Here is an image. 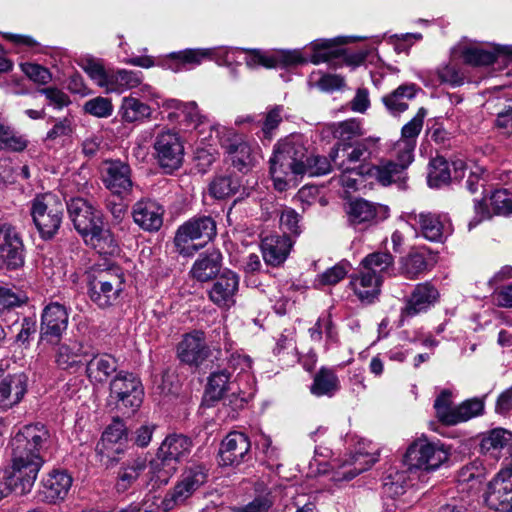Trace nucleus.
<instances>
[{"label":"nucleus","instance_id":"obj_1","mask_svg":"<svg viewBox=\"0 0 512 512\" xmlns=\"http://www.w3.org/2000/svg\"><path fill=\"white\" fill-rule=\"evenodd\" d=\"M448 457L449 453L442 445L430 443L422 438L415 440L408 446L404 455L405 470L391 468L388 471L383 483L385 492L391 496L403 494L411 480L410 474L436 470L448 460Z\"/></svg>","mask_w":512,"mask_h":512},{"label":"nucleus","instance_id":"obj_2","mask_svg":"<svg viewBox=\"0 0 512 512\" xmlns=\"http://www.w3.org/2000/svg\"><path fill=\"white\" fill-rule=\"evenodd\" d=\"M65 206L63 201L52 193L37 195L31 201L32 220L43 240H51L58 233Z\"/></svg>","mask_w":512,"mask_h":512},{"label":"nucleus","instance_id":"obj_3","mask_svg":"<svg viewBox=\"0 0 512 512\" xmlns=\"http://www.w3.org/2000/svg\"><path fill=\"white\" fill-rule=\"evenodd\" d=\"M377 139L365 138L355 143H337L330 152L334 167L340 171H352L357 176H364L370 160L377 152Z\"/></svg>","mask_w":512,"mask_h":512},{"label":"nucleus","instance_id":"obj_4","mask_svg":"<svg viewBox=\"0 0 512 512\" xmlns=\"http://www.w3.org/2000/svg\"><path fill=\"white\" fill-rule=\"evenodd\" d=\"M210 128L216 132L221 147L236 169L244 171L254 166L258 155L257 150L246 141L243 135L221 125H210Z\"/></svg>","mask_w":512,"mask_h":512},{"label":"nucleus","instance_id":"obj_5","mask_svg":"<svg viewBox=\"0 0 512 512\" xmlns=\"http://www.w3.org/2000/svg\"><path fill=\"white\" fill-rule=\"evenodd\" d=\"M241 54L245 55L244 60L249 68L289 66L304 61L297 51L266 52L258 49L223 48L222 64L230 65Z\"/></svg>","mask_w":512,"mask_h":512},{"label":"nucleus","instance_id":"obj_6","mask_svg":"<svg viewBox=\"0 0 512 512\" xmlns=\"http://www.w3.org/2000/svg\"><path fill=\"white\" fill-rule=\"evenodd\" d=\"M154 157L159 167L167 174L178 170L184 159V144L178 132L162 129L155 136Z\"/></svg>","mask_w":512,"mask_h":512},{"label":"nucleus","instance_id":"obj_7","mask_svg":"<svg viewBox=\"0 0 512 512\" xmlns=\"http://www.w3.org/2000/svg\"><path fill=\"white\" fill-rule=\"evenodd\" d=\"M404 217L421 237L430 242L442 243L453 232L451 220L446 214L410 212Z\"/></svg>","mask_w":512,"mask_h":512},{"label":"nucleus","instance_id":"obj_8","mask_svg":"<svg viewBox=\"0 0 512 512\" xmlns=\"http://www.w3.org/2000/svg\"><path fill=\"white\" fill-rule=\"evenodd\" d=\"M206 480L207 473L200 465L184 470L173 489L165 495L161 502V508L164 511H170L176 506L184 504Z\"/></svg>","mask_w":512,"mask_h":512},{"label":"nucleus","instance_id":"obj_9","mask_svg":"<svg viewBox=\"0 0 512 512\" xmlns=\"http://www.w3.org/2000/svg\"><path fill=\"white\" fill-rule=\"evenodd\" d=\"M376 461V448L371 447V443L368 444L367 448L365 447V443H359L355 453L333 460L332 468L335 470L334 479L336 481H349L360 473L370 469Z\"/></svg>","mask_w":512,"mask_h":512},{"label":"nucleus","instance_id":"obj_10","mask_svg":"<svg viewBox=\"0 0 512 512\" xmlns=\"http://www.w3.org/2000/svg\"><path fill=\"white\" fill-rule=\"evenodd\" d=\"M44 462V458L29 459L12 454L11 465L4 472L8 475L10 484L14 485L15 493L22 495L32 490Z\"/></svg>","mask_w":512,"mask_h":512},{"label":"nucleus","instance_id":"obj_11","mask_svg":"<svg viewBox=\"0 0 512 512\" xmlns=\"http://www.w3.org/2000/svg\"><path fill=\"white\" fill-rule=\"evenodd\" d=\"M143 387L140 380L130 373L117 374L110 383L109 405L121 403L136 411L143 401Z\"/></svg>","mask_w":512,"mask_h":512},{"label":"nucleus","instance_id":"obj_12","mask_svg":"<svg viewBox=\"0 0 512 512\" xmlns=\"http://www.w3.org/2000/svg\"><path fill=\"white\" fill-rule=\"evenodd\" d=\"M216 235V223L210 216H197L189 219L177 229L174 242L180 254L188 255L187 244L190 241L212 240Z\"/></svg>","mask_w":512,"mask_h":512},{"label":"nucleus","instance_id":"obj_13","mask_svg":"<svg viewBox=\"0 0 512 512\" xmlns=\"http://www.w3.org/2000/svg\"><path fill=\"white\" fill-rule=\"evenodd\" d=\"M484 500L495 511L512 512V468L500 470L488 483Z\"/></svg>","mask_w":512,"mask_h":512},{"label":"nucleus","instance_id":"obj_14","mask_svg":"<svg viewBox=\"0 0 512 512\" xmlns=\"http://www.w3.org/2000/svg\"><path fill=\"white\" fill-rule=\"evenodd\" d=\"M101 179L106 189L118 198H126L132 192L131 168L120 160L104 161Z\"/></svg>","mask_w":512,"mask_h":512},{"label":"nucleus","instance_id":"obj_15","mask_svg":"<svg viewBox=\"0 0 512 512\" xmlns=\"http://www.w3.org/2000/svg\"><path fill=\"white\" fill-rule=\"evenodd\" d=\"M66 207L75 229L82 236L84 242L94 248L96 246V216L93 205L83 198H74L66 204Z\"/></svg>","mask_w":512,"mask_h":512},{"label":"nucleus","instance_id":"obj_16","mask_svg":"<svg viewBox=\"0 0 512 512\" xmlns=\"http://www.w3.org/2000/svg\"><path fill=\"white\" fill-rule=\"evenodd\" d=\"M346 213L351 226L364 229L387 219L389 217V208L386 205L372 203L360 198L348 204Z\"/></svg>","mask_w":512,"mask_h":512},{"label":"nucleus","instance_id":"obj_17","mask_svg":"<svg viewBox=\"0 0 512 512\" xmlns=\"http://www.w3.org/2000/svg\"><path fill=\"white\" fill-rule=\"evenodd\" d=\"M69 315L64 305L52 302L45 306L41 315L40 338L58 344L68 326Z\"/></svg>","mask_w":512,"mask_h":512},{"label":"nucleus","instance_id":"obj_18","mask_svg":"<svg viewBox=\"0 0 512 512\" xmlns=\"http://www.w3.org/2000/svg\"><path fill=\"white\" fill-rule=\"evenodd\" d=\"M0 252L9 269H18L24 264V244L16 227L6 221L0 222Z\"/></svg>","mask_w":512,"mask_h":512},{"label":"nucleus","instance_id":"obj_19","mask_svg":"<svg viewBox=\"0 0 512 512\" xmlns=\"http://www.w3.org/2000/svg\"><path fill=\"white\" fill-rule=\"evenodd\" d=\"M143 75L138 71L106 69L98 62V87L106 92L122 93L141 85Z\"/></svg>","mask_w":512,"mask_h":512},{"label":"nucleus","instance_id":"obj_20","mask_svg":"<svg viewBox=\"0 0 512 512\" xmlns=\"http://www.w3.org/2000/svg\"><path fill=\"white\" fill-rule=\"evenodd\" d=\"M270 174L276 190H287L289 184L296 180V176L305 173V165L293 162L289 155L274 150L270 158Z\"/></svg>","mask_w":512,"mask_h":512},{"label":"nucleus","instance_id":"obj_21","mask_svg":"<svg viewBox=\"0 0 512 512\" xmlns=\"http://www.w3.org/2000/svg\"><path fill=\"white\" fill-rule=\"evenodd\" d=\"M412 163L411 160L397 159L382 160L377 165L369 166L365 170L364 176L374 179L382 186L397 184L400 188L404 187L406 181V169Z\"/></svg>","mask_w":512,"mask_h":512},{"label":"nucleus","instance_id":"obj_22","mask_svg":"<svg viewBox=\"0 0 512 512\" xmlns=\"http://www.w3.org/2000/svg\"><path fill=\"white\" fill-rule=\"evenodd\" d=\"M426 115L427 110L421 107L416 115L402 127L401 137L393 147V155L396 159L413 161L417 138L422 131Z\"/></svg>","mask_w":512,"mask_h":512},{"label":"nucleus","instance_id":"obj_23","mask_svg":"<svg viewBox=\"0 0 512 512\" xmlns=\"http://www.w3.org/2000/svg\"><path fill=\"white\" fill-rule=\"evenodd\" d=\"M101 439L103 445V450L100 453L101 461L103 462L107 458L111 464L117 462V455L125 452L128 443V433L124 422L119 418L113 419L102 433Z\"/></svg>","mask_w":512,"mask_h":512},{"label":"nucleus","instance_id":"obj_24","mask_svg":"<svg viewBox=\"0 0 512 512\" xmlns=\"http://www.w3.org/2000/svg\"><path fill=\"white\" fill-rule=\"evenodd\" d=\"M73 479L64 470H52L41 481L39 498L48 504H57L67 497Z\"/></svg>","mask_w":512,"mask_h":512},{"label":"nucleus","instance_id":"obj_25","mask_svg":"<svg viewBox=\"0 0 512 512\" xmlns=\"http://www.w3.org/2000/svg\"><path fill=\"white\" fill-rule=\"evenodd\" d=\"M206 58L216 59L222 64L223 48L213 49H186L171 53L164 61L163 66L175 72L193 68Z\"/></svg>","mask_w":512,"mask_h":512},{"label":"nucleus","instance_id":"obj_26","mask_svg":"<svg viewBox=\"0 0 512 512\" xmlns=\"http://www.w3.org/2000/svg\"><path fill=\"white\" fill-rule=\"evenodd\" d=\"M251 444L242 432H230L221 443L219 450L220 464L238 466L249 458Z\"/></svg>","mask_w":512,"mask_h":512},{"label":"nucleus","instance_id":"obj_27","mask_svg":"<svg viewBox=\"0 0 512 512\" xmlns=\"http://www.w3.org/2000/svg\"><path fill=\"white\" fill-rule=\"evenodd\" d=\"M28 391L25 373L7 374L0 378V410L8 411L19 405Z\"/></svg>","mask_w":512,"mask_h":512},{"label":"nucleus","instance_id":"obj_28","mask_svg":"<svg viewBox=\"0 0 512 512\" xmlns=\"http://www.w3.org/2000/svg\"><path fill=\"white\" fill-rule=\"evenodd\" d=\"M239 289V276L228 270L223 272L214 282L208 292L211 302L221 309H229L236 302Z\"/></svg>","mask_w":512,"mask_h":512},{"label":"nucleus","instance_id":"obj_29","mask_svg":"<svg viewBox=\"0 0 512 512\" xmlns=\"http://www.w3.org/2000/svg\"><path fill=\"white\" fill-rule=\"evenodd\" d=\"M177 355L181 362L198 366L209 355L204 333L193 331L186 334L177 347Z\"/></svg>","mask_w":512,"mask_h":512},{"label":"nucleus","instance_id":"obj_30","mask_svg":"<svg viewBox=\"0 0 512 512\" xmlns=\"http://www.w3.org/2000/svg\"><path fill=\"white\" fill-rule=\"evenodd\" d=\"M439 298V292L430 282L419 283L413 289L402 310V315L413 317L430 309Z\"/></svg>","mask_w":512,"mask_h":512},{"label":"nucleus","instance_id":"obj_31","mask_svg":"<svg viewBox=\"0 0 512 512\" xmlns=\"http://www.w3.org/2000/svg\"><path fill=\"white\" fill-rule=\"evenodd\" d=\"M164 209L156 201L141 199L132 209L134 222L145 231H158L163 224Z\"/></svg>","mask_w":512,"mask_h":512},{"label":"nucleus","instance_id":"obj_32","mask_svg":"<svg viewBox=\"0 0 512 512\" xmlns=\"http://www.w3.org/2000/svg\"><path fill=\"white\" fill-rule=\"evenodd\" d=\"M435 263L433 254L425 248L411 250L400 260L399 272L409 279H418L422 274L429 271Z\"/></svg>","mask_w":512,"mask_h":512},{"label":"nucleus","instance_id":"obj_33","mask_svg":"<svg viewBox=\"0 0 512 512\" xmlns=\"http://www.w3.org/2000/svg\"><path fill=\"white\" fill-rule=\"evenodd\" d=\"M293 242L288 235L274 234L262 239V256L267 265L274 267L282 265L292 249Z\"/></svg>","mask_w":512,"mask_h":512},{"label":"nucleus","instance_id":"obj_34","mask_svg":"<svg viewBox=\"0 0 512 512\" xmlns=\"http://www.w3.org/2000/svg\"><path fill=\"white\" fill-rule=\"evenodd\" d=\"M158 105L160 103L157 102ZM162 107L167 110H171L168 114V118L173 120L174 118H180L186 124L187 127L198 129L201 125L206 123V117L201 114L196 102H181L176 99H166L161 103Z\"/></svg>","mask_w":512,"mask_h":512},{"label":"nucleus","instance_id":"obj_35","mask_svg":"<svg viewBox=\"0 0 512 512\" xmlns=\"http://www.w3.org/2000/svg\"><path fill=\"white\" fill-rule=\"evenodd\" d=\"M349 285L362 303L370 304L378 298L382 281L380 276L362 269L358 274L351 276Z\"/></svg>","mask_w":512,"mask_h":512},{"label":"nucleus","instance_id":"obj_36","mask_svg":"<svg viewBox=\"0 0 512 512\" xmlns=\"http://www.w3.org/2000/svg\"><path fill=\"white\" fill-rule=\"evenodd\" d=\"M191 449L192 441L190 438L182 434H171L163 440L157 452L161 457L177 466L188 458Z\"/></svg>","mask_w":512,"mask_h":512},{"label":"nucleus","instance_id":"obj_37","mask_svg":"<svg viewBox=\"0 0 512 512\" xmlns=\"http://www.w3.org/2000/svg\"><path fill=\"white\" fill-rule=\"evenodd\" d=\"M222 254L219 250L212 249L201 254L194 262L190 274L199 282H206L214 278L220 271Z\"/></svg>","mask_w":512,"mask_h":512},{"label":"nucleus","instance_id":"obj_38","mask_svg":"<svg viewBox=\"0 0 512 512\" xmlns=\"http://www.w3.org/2000/svg\"><path fill=\"white\" fill-rule=\"evenodd\" d=\"M499 55L512 56V45H494L492 50L469 46L461 50L464 62L473 66L493 64Z\"/></svg>","mask_w":512,"mask_h":512},{"label":"nucleus","instance_id":"obj_39","mask_svg":"<svg viewBox=\"0 0 512 512\" xmlns=\"http://www.w3.org/2000/svg\"><path fill=\"white\" fill-rule=\"evenodd\" d=\"M416 92L415 84H404L383 97V102L391 114L399 115L408 109V101L415 97Z\"/></svg>","mask_w":512,"mask_h":512},{"label":"nucleus","instance_id":"obj_40","mask_svg":"<svg viewBox=\"0 0 512 512\" xmlns=\"http://www.w3.org/2000/svg\"><path fill=\"white\" fill-rule=\"evenodd\" d=\"M146 466L147 461L145 457L138 456L128 460L118 474L116 482L117 491L120 493L127 491L145 470Z\"/></svg>","mask_w":512,"mask_h":512},{"label":"nucleus","instance_id":"obj_41","mask_svg":"<svg viewBox=\"0 0 512 512\" xmlns=\"http://www.w3.org/2000/svg\"><path fill=\"white\" fill-rule=\"evenodd\" d=\"M345 42L344 37L316 40L311 44L312 53L309 60L314 64L327 62L340 54L341 51L338 46Z\"/></svg>","mask_w":512,"mask_h":512},{"label":"nucleus","instance_id":"obj_42","mask_svg":"<svg viewBox=\"0 0 512 512\" xmlns=\"http://www.w3.org/2000/svg\"><path fill=\"white\" fill-rule=\"evenodd\" d=\"M306 142L303 135L292 134L278 142L274 150L281 154L289 155L293 162L306 164V159L308 158Z\"/></svg>","mask_w":512,"mask_h":512},{"label":"nucleus","instance_id":"obj_43","mask_svg":"<svg viewBox=\"0 0 512 512\" xmlns=\"http://www.w3.org/2000/svg\"><path fill=\"white\" fill-rule=\"evenodd\" d=\"M394 259L390 253L375 252L367 255L362 261V269L375 276H380V281L390 275Z\"/></svg>","mask_w":512,"mask_h":512},{"label":"nucleus","instance_id":"obj_44","mask_svg":"<svg viewBox=\"0 0 512 512\" xmlns=\"http://www.w3.org/2000/svg\"><path fill=\"white\" fill-rule=\"evenodd\" d=\"M339 380L336 374L326 368L320 369L314 376L311 393L315 396H333L339 390Z\"/></svg>","mask_w":512,"mask_h":512},{"label":"nucleus","instance_id":"obj_45","mask_svg":"<svg viewBox=\"0 0 512 512\" xmlns=\"http://www.w3.org/2000/svg\"><path fill=\"white\" fill-rule=\"evenodd\" d=\"M119 113L124 121L132 123L149 118L151 108L137 97L130 95L122 99Z\"/></svg>","mask_w":512,"mask_h":512},{"label":"nucleus","instance_id":"obj_46","mask_svg":"<svg viewBox=\"0 0 512 512\" xmlns=\"http://www.w3.org/2000/svg\"><path fill=\"white\" fill-rule=\"evenodd\" d=\"M452 173L449 163L443 157H435L430 160L428 166V185L432 188H439L449 184Z\"/></svg>","mask_w":512,"mask_h":512},{"label":"nucleus","instance_id":"obj_47","mask_svg":"<svg viewBox=\"0 0 512 512\" xmlns=\"http://www.w3.org/2000/svg\"><path fill=\"white\" fill-rule=\"evenodd\" d=\"M176 470L177 466L173 462L164 459L157 452L156 457L149 464L150 481L154 486L166 485Z\"/></svg>","mask_w":512,"mask_h":512},{"label":"nucleus","instance_id":"obj_48","mask_svg":"<svg viewBox=\"0 0 512 512\" xmlns=\"http://www.w3.org/2000/svg\"><path fill=\"white\" fill-rule=\"evenodd\" d=\"M23 435L25 443H32L42 454L48 448L50 442V433L42 424H30L22 427L18 431Z\"/></svg>","mask_w":512,"mask_h":512},{"label":"nucleus","instance_id":"obj_49","mask_svg":"<svg viewBox=\"0 0 512 512\" xmlns=\"http://www.w3.org/2000/svg\"><path fill=\"white\" fill-rule=\"evenodd\" d=\"M484 410V402L482 399L473 398L464 401L460 405L454 407V412L449 425H455L461 422L468 421L474 417L482 414Z\"/></svg>","mask_w":512,"mask_h":512},{"label":"nucleus","instance_id":"obj_50","mask_svg":"<svg viewBox=\"0 0 512 512\" xmlns=\"http://www.w3.org/2000/svg\"><path fill=\"white\" fill-rule=\"evenodd\" d=\"M231 375L226 370L214 372L210 375L206 394L212 400L220 399L225 391L231 390L233 382L230 381Z\"/></svg>","mask_w":512,"mask_h":512},{"label":"nucleus","instance_id":"obj_51","mask_svg":"<svg viewBox=\"0 0 512 512\" xmlns=\"http://www.w3.org/2000/svg\"><path fill=\"white\" fill-rule=\"evenodd\" d=\"M239 187L240 183L237 179L230 176H217L211 181L209 192L216 199H225L234 195Z\"/></svg>","mask_w":512,"mask_h":512},{"label":"nucleus","instance_id":"obj_52","mask_svg":"<svg viewBox=\"0 0 512 512\" xmlns=\"http://www.w3.org/2000/svg\"><path fill=\"white\" fill-rule=\"evenodd\" d=\"M333 136L339 140L338 143H350V141L363 134L361 123L357 119H348L335 123L331 126Z\"/></svg>","mask_w":512,"mask_h":512},{"label":"nucleus","instance_id":"obj_53","mask_svg":"<svg viewBox=\"0 0 512 512\" xmlns=\"http://www.w3.org/2000/svg\"><path fill=\"white\" fill-rule=\"evenodd\" d=\"M512 441V433L503 428H495L487 432L481 440V449L489 452L500 450Z\"/></svg>","mask_w":512,"mask_h":512},{"label":"nucleus","instance_id":"obj_54","mask_svg":"<svg viewBox=\"0 0 512 512\" xmlns=\"http://www.w3.org/2000/svg\"><path fill=\"white\" fill-rule=\"evenodd\" d=\"M309 84L317 87L323 92H333L341 89L345 82L339 75L314 71L309 77Z\"/></svg>","mask_w":512,"mask_h":512},{"label":"nucleus","instance_id":"obj_55","mask_svg":"<svg viewBox=\"0 0 512 512\" xmlns=\"http://www.w3.org/2000/svg\"><path fill=\"white\" fill-rule=\"evenodd\" d=\"M27 147V140L0 121V149L20 152Z\"/></svg>","mask_w":512,"mask_h":512},{"label":"nucleus","instance_id":"obj_56","mask_svg":"<svg viewBox=\"0 0 512 512\" xmlns=\"http://www.w3.org/2000/svg\"><path fill=\"white\" fill-rule=\"evenodd\" d=\"M351 268L352 266L348 261L342 260L318 275L317 281L321 285H336L346 277Z\"/></svg>","mask_w":512,"mask_h":512},{"label":"nucleus","instance_id":"obj_57","mask_svg":"<svg viewBox=\"0 0 512 512\" xmlns=\"http://www.w3.org/2000/svg\"><path fill=\"white\" fill-rule=\"evenodd\" d=\"M116 273L111 280H105L104 277H101V293L106 298L103 303H98V305H110L111 300H115L119 292L122 290L123 278L122 275L119 274V269H113Z\"/></svg>","mask_w":512,"mask_h":512},{"label":"nucleus","instance_id":"obj_58","mask_svg":"<svg viewBox=\"0 0 512 512\" xmlns=\"http://www.w3.org/2000/svg\"><path fill=\"white\" fill-rule=\"evenodd\" d=\"M490 205L495 214L509 215L512 213V193L506 189L495 190L490 197Z\"/></svg>","mask_w":512,"mask_h":512},{"label":"nucleus","instance_id":"obj_59","mask_svg":"<svg viewBox=\"0 0 512 512\" xmlns=\"http://www.w3.org/2000/svg\"><path fill=\"white\" fill-rule=\"evenodd\" d=\"M283 115L284 108L281 105H276L267 111L262 126V133L265 139L269 141L272 139L274 131L277 129L283 119Z\"/></svg>","mask_w":512,"mask_h":512},{"label":"nucleus","instance_id":"obj_60","mask_svg":"<svg viewBox=\"0 0 512 512\" xmlns=\"http://www.w3.org/2000/svg\"><path fill=\"white\" fill-rule=\"evenodd\" d=\"M435 73L441 84H448L452 87H457L462 85L464 82L463 74L453 64L441 65L436 69Z\"/></svg>","mask_w":512,"mask_h":512},{"label":"nucleus","instance_id":"obj_61","mask_svg":"<svg viewBox=\"0 0 512 512\" xmlns=\"http://www.w3.org/2000/svg\"><path fill=\"white\" fill-rule=\"evenodd\" d=\"M273 506V499L270 493L255 497L245 505L234 506L232 512H269Z\"/></svg>","mask_w":512,"mask_h":512},{"label":"nucleus","instance_id":"obj_62","mask_svg":"<svg viewBox=\"0 0 512 512\" xmlns=\"http://www.w3.org/2000/svg\"><path fill=\"white\" fill-rule=\"evenodd\" d=\"M451 393L448 390L442 391L434 402L437 417L444 424L449 425V420L454 412V407L451 406Z\"/></svg>","mask_w":512,"mask_h":512},{"label":"nucleus","instance_id":"obj_63","mask_svg":"<svg viewBox=\"0 0 512 512\" xmlns=\"http://www.w3.org/2000/svg\"><path fill=\"white\" fill-rule=\"evenodd\" d=\"M26 301L27 297L24 294L16 293L11 288L0 285V313L19 307Z\"/></svg>","mask_w":512,"mask_h":512},{"label":"nucleus","instance_id":"obj_64","mask_svg":"<svg viewBox=\"0 0 512 512\" xmlns=\"http://www.w3.org/2000/svg\"><path fill=\"white\" fill-rule=\"evenodd\" d=\"M23 435L19 432L11 439L12 454L23 457L31 458H43V454L31 443H25Z\"/></svg>","mask_w":512,"mask_h":512}]
</instances>
